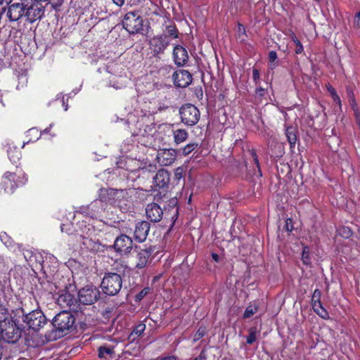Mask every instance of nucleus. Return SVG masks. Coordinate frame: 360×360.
<instances>
[{
	"label": "nucleus",
	"instance_id": "nucleus-1",
	"mask_svg": "<svg viewBox=\"0 0 360 360\" xmlns=\"http://www.w3.org/2000/svg\"><path fill=\"white\" fill-rule=\"evenodd\" d=\"M11 2L6 11V17L11 22H17L24 19L26 22L33 23L39 20L44 15L45 6L41 2L49 1L54 9L62 4L61 0H18Z\"/></svg>",
	"mask_w": 360,
	"mask_h": 360
},
{
	"label": "nucleus",
	"instance_id": "nucleus-2",
	"mask_svg": "<svg viewBox=\"0 0 360 360\" xmlns=\"http://www.w3.org/2000/svg\"><path fill=\"white\" fill-rule=\"evenodd\" d=\"M75 323V318L66 310L56 314L52 321V325L58 337H62L68 333L73 328Z\"/></svg>",
	"mask_w": 360,
	"mask_h": 360
},
{
	"label": "nucleus",
	"instance_id": "nucleus-3",
	"mask_svg": "<svg viewBox=\"0 0 360 360\" xmlns=\"http://www.w3.org/2000/svg\"><path fill=\"white\" fill-rule=\"evenodd\" d=\"M101 286L105 294L114 296L120 291L122 286V279L118 274L108 273L105 274Z\"/></svg>",
	"mask_w": 360,
	"mask_h": 360
},
{
	"label": "nucleus",
	"instance_id": "nucleus-4",
	"mask_svg": "<svg viewBox=\"0 0 360 360\" xmlns=\"http://www.w3.org/2000/svg\"><path fill=\"white\" fill-rule=\"evenodd\" d=\"M122 24L129 34L139 33L143 30V18L138 11L126 13L123 16Z\"/></svg>",
	"mask_w": 360,
	"mask_h": 360
},
{
	"label": "nucleus",
	"instance_id": "nucleus-5",
	"mask_svg": "<svg viewBox=\"0 0 360 360\" xmlns=\"http://www.w3.org/2000/svg\"><path fill=\"white\" fill-rule=\"evenodd\" d=\"M0 333L6 342L15 343L20 338L22 330L14 321L8 319L0 323Z\"/></svg>",
	"mask_w": 360,
	"mask_h": 360
},
{
	"label": "nucleus",
	"instance_id": "nucleus-6",
	"mask_svg": "<svg viewBox=\"0 0 360 360\" xmlns=\"http://www.w3.org/2000/svg\"><path fill=\"white\" fill-rule=\"evenodd\" d=\"M22 321L29 328L34 331H39L47 323V319L41 310H33L25 314Z\"/></svg>",
	"mask_w": 360,
	"mask_h": 360
},
{
	"label": "nucleus",
	"instance_id": "nucleus-7",
	"mask_svg": "<svg viewBox=\"0 0 360 360\" xmlns=\"http://www.w3.org/2000/svg\"><path fill=\"white\" fill-rule=\"evenodd\" d=\"M181 122L187 126H194L200 119L199 110L191 103L183 105L179 109Z\"/></svg>",
	"mask_w": 360,
	"mask_h": 360
},
{
	"label": "nucleus",
	"instance_id": "nucleus-8",
	"mask_svg": "<svg viewBox=\"0 0 360 360\" xmlns=\"http://www.w3.org/2000/svg\"><path fill=\"white\" fill-rule=\"evenodd\" d=\"M170 44L169 39L166 36L158 34L149 40V49L155 57H160Z\"/></svg>",
	"mask_w": 360,
	"mask_h": 360
},
{
	"label": "nucleus",
	"instance_id": "nucleus-9",
	"mask_svg": "<svg viewBox=\"0 0 360 360\" xmlns=\"http://www.w3.org/2000/svg\"><path fill=\"white\" fill-rule=\"evenodd\" d=\"M99 295L100 292L96 287L86 285L79 290L78 300L83 304H91L98 299Z\"/></svg>",
	"mask_w": 360,
	"mask_h": 360
},
{
	"label": "nucleus",
	"instance_id": "nucleus-10",
	"mask_svg": "<svg viewBox=\"0 0 360 360\" xmlns=\"http://www.w3.org/2000/svg\"><path fill=\"white\" fill-rule=\"evenodd\" d=\"M117 344L118 342L116 340H112L101 345L98 349V357L104 360L116 359L119 356L115 352Z\"/></svg>",
	"mask_w": 360,
	"mask_h": 360
},
{
	"label": "nucleus",
	"instance_id": "nucleus-11",
	"mask_svg": "<svg viewBox=\"0 0 360 360\" xmlns=\"http://www.w3.org/2000/svg\"><path fill=\"white\" fill-rule=\"evenodd\" d=\"M174 84L176 86L185 88L192 82L191 74L185 70H179L172 75Z\"/></svg>",
	"mask_w": 360,
	"mask_h": 360
},
{
	"label": "nucleus",
	"instance_id": "nucleus-12",
	"mask_svg": "<svg viewBox=\"0 0 360 360\" xmlns=\"http://www.w3.org/2000/svg\"><path fill=\"white\" fill-rule=\"evenodd\" d=\"M132 239L124 234L117 237L113 245L116 252L120 253H128L132 248Z\"/></svg>",
	"mask_w": 360,
	"mask_h": 360
},
{
	"label": "nucleus",
	"instance_id": "nucleus-13",
	"mask_svg": "<svg viewBox=\"0 0 360 360\" xmlns=\"http://www.w3.org/2000/svg\"><path fill=\"white\" fill-rule=\"evenodd\" d=\"M150 229V224L146 221L138 222L135 226L134 231V238L138 243L144 242L148 235Z\"/></svg>",
	"mask_w": 360,
	"mask_h": 360
},
{
	"label": "nucleus",
	"instance_id": "nucleus-14",
	"mask_svg": "<svg viewBox=\"0 0 360 360\" xmlns=\"http://www.w3.org/2000/svg\"><path fill=\"white\" fill-rule=\"evenodd\" d=\"M176 156L174 149H160L157 154V160L161 165L169 166L174 162Z\"/></svg>",
	"mask_w": 360,
	"mask_h": 360
},
{
	"label": "nucleus",
	"instance_id": "nucleus-15",
	"mask_svg": "<svg viewBox=\"0 0 360 360\" xmlns=\"http://www.w3.org/2000/svg\"><path fill=\"white\" fill-rule=\"evenodd\" d=\"M147 218L153 222H158L163 215V210L159 205L155 202L149 203L146 208Z\"/></svg>",
	"mask_w": 360,
	"mask_h": 360
},
{
	"label": "nucleus",
	"instance_id": "nucleus-16",
	"mask_svg": "<svg viewBox=\"0 0 360 360\" xmlns=\"http://www.w3.org/2000/svg\"><path fill=\"white\" fill-rule=\"evenodd\" d=\"M187 50L181 45H176L173 49V59L177 66L184 65L188 60Z\"/></svg>",
	"mask_w": 360,
	"mask_h": 360
},
{
	"label": "nucleus",
	"instance_id": "nucleus-17",
	"mask_svg": "<svg viewBox=\"0 0 360 360\" xmlns=\"http://www.w3.org/2000/svg\"><path fill=\"white\" fill-rule=\"evenodd\" d=\"M170 177L169 173L165 169H160L153 177L155 188H165L168 187Z\"/></svg>",
	"mask_w": 360,
	"mask_h": 360
},
{
	"label": "nucleus",
	"instance_id": "nucleus-18",
	"mask_svg": "<svg viewBox=\"0 0 360 360\" xmlns=\"http://www.w3.org/2000/svg\"><path fill=\"white\" fill-rule=\"evenodd\" d=\"M129 198V191L126 189H116L114 205L119 207L124 211L127 210V202Z\"/></svg>",
	"mask_w": 360,
	"mask_h": 360
},
{
	"label": "nucleus",
	"instance_id": "nucleus-19",
	"mask_svg": "<svg viewBox=\"0 0 360 360\" xmlns=\"http://www.w3.org/2000/svg\"><path fill=\"white\" fill-rule=\"evenodd\" d=\"M57 301L58 304L63 308L68 307L71 310H76L77 301L70 293L65 292L59 295Z\"/></svg>",
	"mask_w": 360,
	"mask_h": 360
},
{
	"label": "nucleus",
	"instance_id": "nucleus-20",
	"mask_svg": "<svg viewBox=\"0 0 360 360\" xmlns=\"http://www.w3.org/2000/svg\"><path fill=\"white\" fill-rule=\"evenodd\" d=\"M153 250H154L152 248L140 250L136 255L137 262L136 267L138 269L144 268L146 266L148 258L153 253Z\"/></svg>",
	"mask_w": 360,
	"mask_h": 360
},
{
	"label": "nucleus",
	"instance_id": "nucleus-21",
	"mask_svg": "<svg viewBox=\"0 0 360 360\" xmlns=\"http://www.w3.org/2000/svg\"><path fill=\"white\" fill-rule=\"evenodd\" d=\"M85 209L88 212L87 216L94 218L97 217L105 210V207L101 200L98 199L91 202Z\"/></svg>",
	"mask_w": 360,
	"mask_h": 360
},
{
	"label": "nucleus",
	"instance_id": "nucleus-22",
	"mask_svg": "<svg viewBox=\"0 0 360 360\" xmlns=\"http://www.w3.org/2000/svg\"><path fill=\"white\" fill-rule=\"evenodd\" d=\"M82 238V244L84 246L92 252L101 251L103 245L99 242L98 239L94 238H89V236H80Z\"/></svg>",
	"mask_w": 360,
	"mask_h": 360
},
{
	"label": "nucleus",
	"instance_id": "nucleus-23",
	"mask_svg": "<svg viewBox=\"0 0 360 360\" xmlns=\"http://www.w3.org/2000/svg\"><path fill=\"white\" fill-rule=\"evenodd\" d=\"M15 174L11 172H6L1 178V184H3L5 192L13 193V189L15 186Z\"/></svg>",
	"mask_w": 360,
	"mask_h": 360
},
{
	"label": "nucleus",
	"instance_id": "nucleus-24",
	"mask_svg": "<svg viewBox=\"0 0 360 360\" xmlns=\"http://www.w3.org/2000/svg\"><path fill=\"white\" fill-rule=\"evenodd\" d=\"M115 190L113 188H101L99 191V200L102 203H110L114 205Z\"/></svg>",
	"mask_w": 360,
	"mask_h": 360
},
{
	"label": "nucleus",
	"instance_id": "nucleus-25",
	"mask_svg": "<svg viewBox=\"0 0 360 360\" xmlns=\"http://www.w3.org/2000/svg\"><path fill=\"white\" fill-rule=\"evenodd\" d=\"M161 35L166 36L169 39V42H171L172 39L178 38L179 32L175 25L174 23H170L169 25H166L165 30Z\"/></svg>",
	"mask_w": 360,
	"mask_h": 360
},
{
	"label": "nucleus",
	"instance_id": "nucleus-26",
	"mask_svg": "<svg viewBox=\"0 0 360 360\" xmlns=\"http://www.w3.org/2000/svg\"><path fill=\"white\" fill-rule=\"evenodd\" d=\"M188 136V132L185 129H179L173 131L174 141L177 145L184 142Z\"/></svg>",
	"mask_w": 360,
	"mask_h": 360
},
{
	"label": "nucleus",
	"instance_id": "nucleus-27",
	"mask_svg": "<svg viewBox=\"0 0 360 360\" xmlns=\"http://www.w3.org/2000/svg\"><path fill=\"white\" fill-rule=\"evenodd\" d=\"M8 156L11 162L17 163L20 158V151L15 146H10L8 149Z\"/></svg>",
	"mask_w": 360,
	"mask_h": 360
},
{
	"label": "nucleus",
	"instance_id": "nucleus-28",
	"mask_svg": "<svg viewBox=\"0 0 360 360\" xmlns=\"http://www.w3.org/2000/svg\"><path fill=\"white\" fill-rule=\"evenodd\" d=\"M259 309L258 304L254 302L250 303L245 309L244 314H243V318L244 319H248L250 318L252 316H253L256 312H257Z\"/></svg>",
	"mask_w": 360,
	"mask_h": 360
},
{
	"label": "nucleus",
	"instance_id": "nucleus-29",
	"mask_svg": "<svg viewBox=\"0 0 360 360\" xmlns=\"http://www.w3.org/2000/svg\"><path fill=\"white\" fill-rule=\"evenodd\" d=\"M312 308L314 311L323 319H326L328 316V314L326 310L323 307L321 302H316L312 304Z\"/></svg>",
	"mask_w": 360,
	"mask_h": 360
},
{
	"label": "nucleus",
	"instance_id": "nucleus-30",
	"mask_svg": "<svg viewBox=\"0 0 360 360\" xmlns=\"http://www.w3.org/2000/svg\"><path fill=\"white\" fill-rule=\"evenodd\" d=\"M269 68L271 69H274L278 66V57L277 53L274 51H271L269 53Z\"/></svg>",
	"mask_w": 360,
	"mask_h": 360
},
{
	"label": "nucleus",
	"instance_id": "nucleus-31",
	"mask_svg": "<svg viewBox=\"0 0 360 360\" xmlns=\"http://www.w3.org/2000/svg\"><path fill=\"white\" fill-rule=\"evenodd\" d=\"M285 134L290 146H295L297 141V136L294 130L292 128H288L286 129Z\"/></svg>",
	"mask_w": 360,
	"mask_h": 360
},
{
	"label": "nucleus",
	"instance_id": "nucleus-32",
	"mask_svg": "<svg viewBox=\"0 0 360 360\" xmlns=\"http://www.w3.org/2000/svg\"><path fill=\"white\" fill-rule=\"evenodd\" d=\"M338 234L342 238H349L352 234V230L347 226H341L337 230Z\"/></svg>",
	"mask_w": 360,
	"mask_h": 360
},
{
	"label": "nucleus",
	"instance_id": "nucleus-33",
	"mask_svg": "<svg viewBox=\"0 0 360 360\" xmlns=\"http://www.w3.org/2000/svg\"><path fill=\"white\" fill-rule=\"evenodd\" d=\"M198 144L195 142L190 143L187 144L182 148V153L184 155H188L191 152H193L197 147Z\"/></svg>",
	"mask_w": 360,
	"mask_h": 360
},
{
	"label": "nucleus",
	"instance_id": "nucleus-34",
	"mask_svg": "<svg viewBox=\"0 0 360 360\" xmlns=\"http://www.w3.org/2000/svg\"><path fill=\"white\" fill-rule=\"evenodd\" d=\"M302 260L306 265H309L311 263L309 257V250L307 247H304L302 253Z\"/></svg>",
	"mask_w": 360,
	"mask_h": 360
},
{
	"label": "nucleus",
	"instance_id": "nucleus-35",
	"mask_svg": "<svg viewBox=\"0 0 360 360\" xmlns=\"http://www.w3.org/2000/svg\"><path fill=\"white\" fill-rule=\"evenodd\" d=\"M7 316V309L3 304H0V323H3L6 322V321H8L9 319H8Z\"/></svg>",
	"mask_w": 360,
	"mask_h": 360
},
{
	"label": "nucleus",
	"instance_id": "nucleus-36",
	"mask_svg": "<svg viewBox=\"0 0 360 360\" xmlns=\"http://www.w3.org/2000/svg\"><path fill=\"white\" fill-rule=\"evenodd\" d=\"M0 239L6 247H10L12 245L13 240L11 238L7 235L6 233H1L0 234Z\"/></svg>",
	"mask_w": 360,
	"mask_h": 360
},
{
	"label": "nucleus",
	"instance_id": "nucleus-37",
	"mask_svg": "<svg viewBox=\"0 0 360 360\" xmlns=\"http://www.w3.org/2000/svg\"><path fill=\"white\" fill-rule=\"evenodd\" d=\"M256 338V328H251L249 330V335L247 337V344L252 345L254 342H255Z\"/></svg>",
	"mask_w": 360,
	"mask_h": 360
},
{
	"label": "nucleus",
	"instance_id": "nucleus-38",
	"mask_svg": "<svg viewBox=\"0 0 360 360\" xmlns=\"http://www.w3.org/2000/svg\"><path fill=\"white\" fill-rule=\"evenodd\" d=\"M27 83V77L25 75H21L18 76V84L17 85V89H20L23 86H26Z\"/></svg>",
	"mask_w": 360,
	"mask_h": 360
},
{
	"label": "nucleus",
	"instance_id": "nucleus-39",
	"mask_svg": "<svg viewBox=\"0 0 360 360\" xmlns=\"http://www.w3.org/2000/svg\"><path fill=\"white\" fill-rule=\"evenodd\" d=\"M292 40H293L295 44L296 45V49L295 50V53L296 54L301 53L304 50L301 42L297 39V38L295 36H293Z\"/></svg>",
	"mask_w": 360,
	"mask_h": 360
},
{
	"label": "nucleus",
	"instance_id": "nucleus-40",
	"mask_svg": "<svg viewBox=\"0 0 360 360\" xmlns=\"http://www.w3.org/2000/svg\"><path fill=\"white\" fill-rule=\"evenodd\" d=\"M321 297V292L319 290L316 289L314 291V293H313L312 297H311L312 304L316 303V302H321V301H320Z\"/></svg>",
	"mask_w": 360,
	"mask_h": 360
},
{
	"label": "nucleus",
	"instance_id": "nucleus-41",
	"mask_svg": "<svg viewBox=\"0 0 360 360\" xmlns=\"http://www.w3.org/2000/svg\"><path fill=\"white\" fill-rule=\"evenodd\" d=\"M146 330V325L144 323H140L136 326L133 330V333L141 335Z\"/></svg>",
	"mask_w": 360,
	"mask_h": 360
},
{
	"label": "nucleus",
	"instance_id": "nucleus-42",
	"mask_svg": "<svg viewBox=\"0 0 360 360\" xmlns=\"http://www.w3.org/2000/svg\"><path fill=\"white\" fill-rule=\"evenodd\" d=\"M184 169L181 167H177L174 172V179L179 181L183 177Z\"/></svg>",
	"mask_w": 360,
	"mask_h": 360
},
{
	"label": "nucleus",
	"instance_id": "nucleus-43",
	"mask_svg": "<svg viewBox=\"0 0 360 360\" xmlns=\"http://www.w3.org/2000/svg\"><path fill=\"white\" fill-rule=\"evenodd\" d=\"M205 333V328L200 327L195 334L194 340H198L204 336Z\"/></svg>",
	"mask_w": 360,
	"mask_h": 360
},
{
	"label": "nucleus",
	"instance_id": "nucleus-44",
	"mask_svg": "<svg viewBox=\"0 0 360 360\" xmlns=\"http://www.w3.org/2000/svg\"><path fill=\"white\" fill-rule=\"evenodd\" d=\"M252 79L256 84L259 82V72L257 69L254 68L252 70Z\"/></svg>",
	"mask_w": 360,
	"mask_h": 360
},
{
	"label": "nucleus",
	"instance_id": "nucleus-45",
	"mask_svg": "<svg viewBox=\"0 0 360 360\" xmlns=\"http://www.w3.org/2000/svg\"><path fill=\"white\" fill-rule=\"evenodd\" d=\"M58 99H60V102L62 103V105H63L64 107V110L66 111L68 110V105L66 103L65 101V97L64 96H60V95H58L57 96V98L56 100H58Z\"/></svg>",
	"mask_w": 360,
	"mask_h": 360
},
{
	"label": "nucleus",
	"instance_id": "nucleus-46",
	"mask_svg": "<svg viewBox=\"0 0 360 360\" xmlns=\"http://www.w3.org/2000/svg\"><path fill=\"white\" fill-rule=\"evenodd\" d=\"M354 22L356 27H360V11L356 13Z\"/></svg>",
	"mask_w": 360,
	"mask_h": 360
},
{
	"label": "nucleus",
	"instance_id": "nucleus-47",
	"mask_svg": "<svg viewBox=\"0 0 360 360\" xmlns=\"http://www.w3.org/2000/svg\"><path fill=\"white\" fill-rule=\"evenodd\" d=\"M285 229L288 231H291L293 229L292 220L290 219H288L285 221Z\"/></svg>",
	"mask_w": 360,
	"mask_h": 360
},
{
	"label": "nucleus",
	"instance_id": "nucleus-48",
	"mask_svg": "<svg viewBox=\"0 0 360 360\" xmlns=\"http://www.w3.org/2000/svg\"><path fill=\"white\" fill-rule=\"evenodd\" d=\"M72 226V224H62L61 226H60L61 231L62 232H66V233H69V232L70 231V226Z\"/></svg>",
	"mask_w": 360,
	"mask_h": 360
},
{
	"label": "nucleus",
	"instance_id": "nucleus-49",
	"mask_svg": "<svg viewBox=\"0 0 360 360\" xmlns=\"http://www.w3.org/2000/svg\"><path fill=\"white\" fill-rule=\"evenodd\" d=\"M256 93H257V95L259 97H262L264 96L265 93H266V90L264 88H262V87H259L256 90Z\"/></svg>",
	"mask_w": 360,
	"mask_h": 360
},
{
	"label": "nucleus",
	"instance_id": "nucleus-50",
	"mask_svg": "<svg viewBox=\"0 0 360 360\" xmlns=\"http://www.w3.org/2000/svg\"><path fill=\"white\" fill-rule=\"evenodd\" d=\"M148 291L146 289L142 290L137 295L136 299L137 300H141L147 294Z\"/></svg>",
	"mask_w": 360,
	"mask_h": 360
},
{
	"label": "nucleus",
	"instance_id": "nucleus-51",
	"mask_svg": "<svg viewBox=\"0 0 360 360\" xmlns=\"http://www.w3.org/2000/svg\"><path fill=\"white\" fill-rule=\"evenodd\" d=\"M327 89H328V92L330 94L331 96H333L334 95L337 94L335 89L332 86H330V85L328 86Z\"/></svg>",
	"mask_w": 360,
	"mask_h": 360
},
{
	"label": "nucleus",
	"instance_id": "nucleus-52",
	"mask_svg": "<svg viewBox=\"0 0 360 360\" xmlns=\"http://www.w3.org/2000/svg\"><path fill=\"white\" fill-rule=\"evenodd\" d=\"M86 207V206H82L81 207H79V210L78 211H77V212H79V213H81V214H83L86 216H87V210L85 209Z\"/></svg>",
	"mask_w": 360,
	"mask_h": 360
},
{
	"label": "nucleus",
	"instance_id": "nucleus-53",
	"mask_svg": "<svg viewBox=\"0 0 360 360\" xmlns=\"http://www.w3.org/2000/svg\"><path fill=\"white\" fill-rule=\"evenodd\" d=\"M332 98H333L334 102H335L339 105H341V101L338 94L334 95L333 96H332Z\"/></svg>",
	"mask_w": 360,
	"mask_h": 360
},
{
	"label": "nucleus",
	"instance_id": "nucleus-54",
	"mask_svg": "<svg viewBox=\"0 0 360 360\" xmlns=\"http://www.w3.org/2000/svg\"><path fill=\"white\" fill-rule=\"evenodd\" d=\"M160 360H176V357L175 356L170 355V356L162 357V358H161Z\"/></svg>",
	"mask_w": 360,
	"mask_h": 360
},
{
	"label": "nucleus",
	"instance_id": "nucleus-55",
	"mask_svg": "<svg viewBox=\"0 0 360 360\" xmlns=\"http://www.w3.org/2000/svg\"><path fill=\"white\" fill-rule=\"evenodd\" d=\"M112 1L118 6H122L124 4V0H112Z\"/></svg>",
	"mask_w": 360,
	"mask_h": 360
},
{
	"label": "nucleus",
	"instance_id": "nucleus-56",
	"mask_svg": "<svg viewBox=\"0 0 360 360\" xmlns=\"http://www.w3.org/2000/svg\"><path fill=\"white\" fill-rule=\"evenodd\" d=\"M252 158L254 159L255 163L259 167V160H258V158H257V156L256 153L255 152H252Z\"/></svg>",
	"mask_w": 360,
	"mask_h": 360
},
{
	"label": "nucleus",
	"instance_id": "nucleus-57",
	"mask_svg": "<svg viewBox=\"0 0 360 360\" xmlns=\"http://www.w3.org/2000/svg\"><path fill=\"white\" fill-rule=\"evenodd\" d=\"M212 258L217 262L219 261V256L217 253H212Z\"/></svg>",
	"mask_w": 360,
	"mask_h": 360
},
{
	"label": "nucleus",
	"instance_id": "nucleus-58",
	"mask_svg": "<svg viewBox=\"0 0 360 360\" xmlns=\"http://www.w3.org/2000/svg\"><path fill=\"white\" fill-rule=\"evenodd\" d=\"M205 358L203 352H201L200 354L198 357L195 358L193 360H205Z\"/></svg>",
	"mask_w": 360,
	"mask_h": 360
},
{
	"label": "nucleus",
	"instance_id": "nucleus-59",
	"mask_svg": "<svg viewBox=\"0 0 360 360\" xmlns=\"http://www.w3.org/2000/svg\"><path fill=\"white\" fill-rule=\"evenodd\" d=\"M238 31L245 32V29L240 24L238 25Z\"/></svg>",
	"mask_w": 360,
	"mask_h": 360
},
{
	"label": "nucleus",
	"instance_id": "nucleus-60",
	"mask_svg": "<svg viewBox=\"0 0 360 360\" xmlns=\"http://www.w3.org/2000/svg\"><path fill=\"white\" fill-rule=\"evenodd\" d=\"M51 127H52V125H51V124H50L49 127V128H46V129L44 130V131H45V132H49V131H50V129L51 128Z\"/></svg>",
	"mask_w": 360,
	"mask_h": 360
},
{
	"label": "nucleus",
	"instance_id": "nucleus-61",
	"mask_svg": "<svg viewBox=\"0 0 360 360\" xmlns=\"http://www.w3.org/2000/svg\"><path fill=\"white\" fill-rule=\"evenodd\" d=\"M1 357H2V349L0 347V360L1 359Z\"/></svg>",
	"mask_w": 360,
	"mask_h": 360
},
{
	"label": "nucleus",
	"instance_id": "nucleus-62",
	"mask_svg": "<svg viewBox=\"0 0 360 360\" xmlns=\"http://www.w3.org/2000/svg\"><path fill=\"white\" fill-rule=\"evenodd\" d=\"M87 230H88V231H90L91 230V227H88Z\"/></svg>",
	"mask_w": 360,
	"mask_h": 360
},
{
	"label": "nucleus",
	"instance_id": "nucleus-63",
	"mask_svg": "<svg viewBox=\"0 0 360 360\" xmlns=\"http://www.w3.org/2000/svg\"><path fill=\"white\" fill-rule=\"evenodd\" d=\"M62 1V3L63 2V0H61Z\"/></svg>",
	"mask_w": 360,
	"mask_h": 360
}]
</instances>
